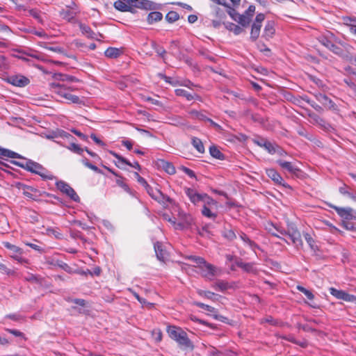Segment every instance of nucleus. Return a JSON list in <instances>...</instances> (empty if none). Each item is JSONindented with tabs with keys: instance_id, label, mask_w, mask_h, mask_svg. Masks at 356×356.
Here are the masks:
<instances>
[{
	"instance_id": "obj_1",
	"label": "nucleus",
	"mask_w": 356,
	"mask_h": 356,
	"mask_svg": "<svg viewBox=\"0 0 356 356\" xmlns=\"http://www.w3.org/2000/svg\"><path fill=\"white\" fill-rule=\"evenodd\" d=\"M166 331L170 338L175 341L181 348L190 350L194 349L193 343L182 328L175 325H168Z\"/></svg>"
},
{
	"instance_id": "obj_2",
	"label": "nucleus",
	"mask_w": 356,
	"mask_h": 356,
	"mask_svg": "<svg viewBox=\"0 0 356 356\" xmlns=\"http://www.w3.org/2000/svg\"><path fill=\"white\" fill-rule=\"evenodd\" d=\"M49 87L51 90H52L55 93L58 94L60 97H64L70 102L74 104H81L82 102L78 96L72 95L67 91L64 84L52 82L49 83Z\"/></svg>"
},
{
	"instance_id": "obj_3",
	"label": "nucleus",
	"mask_w": 356,
	"mask_h": 356,
	"mask_svg": "<svg viewBox=\"0 0 356 356\" xmlns=\"http://www.w3.org/2000/svg\"><path fill=\"white\" fill-rule=\"evenodd\" d=\"M275 228L280 234L288 236L297 248H302L303 243L301 238V234L296 226L291 225L286 230L280 227H275Z\"/></svg>"
},
{
	"instance_id": "obj_4",
	"label": "nucleus",
	"mask_w": 356,
	"mask_h": 356,
	"mask_svg": "<svg viewBox=\"0 0 356 356\" xmlns=\"http://www.w3.org/2000/svg\"><path fill=\"white\" fill-rule=\"evenodd\" d=\"M3 245L6 249H8L10 251L9 256L12 259L17 261L18 263L21 264H29V259L23 257L24 252L22 248H20L18 246H16L15 245L11 244L9 242H3Z\"/></svg>"
},
{
	"instance_id": "obj_5",
	"label": "nucleus",
	"mask_w": 356,
	"mask_h": 356,
	"mask_svg": "<svg viewBox=\"0 0 356 356\" xmlns=\"http://www.w3.org/2000/svg\"><path fill=\"white\" fill-rule=\"evenodd\" d=\"M145 188L147 193L149 195V196L160 203H172V200L168 197V195L163 194L160 190L157 188H154L148 184L145 186Z\"/></svg>"
},
{
	"instance_id": "obj_6",
	"label": "nucleus",
	"mask_w": 356,
	"mask_h": 356,
	"mask_svg": "<svg viewBox=\"0 0 356 356\" xmlns=\"http://www.w3.org/2000/svg\"><path fill=\"white\" fill-rule=\"evenodd\" d=\"M56 187L63 193H65L70 197L73 201L79 202L80 198L76 194L75 191L66 182L63 181H58L56 183Z\"/></svg>"
},
{
	"instance_id": "obj_7",
	"label": "nucleus",
	"mask_w": 356,
	"mask_h": 356,
	"mask_svg": "<svg viewBox=\"0 0 356 356\" xmlns=\"http://www.w3.org/2000/svg\"><path fill=\"white\" fill-rule=\"evenodd\" d=\"M6 81L7 83L17 87L23 88L30 83V80L26 76L18 74L8 76Z\"/></svg>"
},
{
	"instance_id": "obj_8",
	"label": "nucleus",
	"mask_w": 356,
	"mask_h": 356,
	"mask_svg": "<svg viewBox=\"0 0 356 356\" xmlns=\"http://www.w3.org/2000/svg\"><path fill=\"white\" fill-rule=\"evenodd\" d=\"M329 291L331 295L339 300H342L348 302H355L356 304V296L354 295L349 294L345 291L339 290L334 287L330 288Z\"/></svg>"
},
{
	"instance_id": "obj_9",
	"label": "nucleus",
	"mask_w": 356,
	"mask_h": 356,
	"mask_svg": "<svg viewBox=\"0 0 356 356\" xmlns=\"http://www.w3.org/2000/svg\"><path fill=\"white\" fill-rule=\"evenodd\" d=\"M266 175L270 178L276 184L282 186L283 188L292 190L290 185L284 181L281 175L273 168L266 169Z\"/></svg>"
},
{
	"instance_id": "obj_10",
	"label": "nucleus",
	"mask_w": 356,
	"mask_h": 356,
	"mask_svg": "<svg viewBox=\"0 0 356 356\" xmlns=\"http://www.w3.org/2000/svg\"><path fill=\"white\" fill-rule=\"evenodd\" d=\"M330 207L334 209L337 214L342 218L345 220H356V213L355 214L353 213V209L350 207H339L334 205H330Z\"/></svg>"
},
{
	"instance_id": "obj_11",
	"label": "nucleus",
	"mask_w": 356,
	"mask_h": 356,
	"mask_svg": "<svg viewBox=\"0 0 356 356\" xmlns=\"http://www.w3.org/2000/svg\"><path fill=\"white\" fill-rule=\"evenodd\" d=\"M320 43L338 56H343V49L332 43L327 37L322 36L318 39Z\"/></svg>"
},
{
	"instance_id": "obj_12",
	"label": "nucleus",
	"mask_w": 356,
	"mask_h": 356,
	"mask_svg": "<svg viewBox=\"0 0 356 356\" xmlns=\"http://www.w3.org/2000/svg\"><path fill=\"white\" fill-rule=\"evenodd\" d=\"M33 165V171H31V172L38 175L42 178V179L52 180L55 178V177L53 175L49 173L48 170L41 164L34 161V164Z\"/></svg>"
},
{
	"instance_id": "obj_13",
	"label": "nucleus",
	"mask_w": 356,
	"mask_h": 356,
	"mask_svg": "<svg viewBox=\"0 0 356 356\" xmlns=\"http://www.w3.org/2000/svg\"><path fill=\"white\" fill-rule=\"evenodd\" d=\"M314 96L316 99L327 109L332 111L337 110V106L336 104L325 94L318 92L316 93Z\"/></svg>"
},
{
	"instance_id": "obj_14",
	"label": "nucleus",
	"mask_w": 356,
	"mask_h": 356,
	"mask_svg": "<svg viewBox=\"0 0 356 356\" xmlns=\"http://www.w3.org/2000/svg\"><path fill=\"white\" fill-rule=\"evenodd\" d=\"M253 143L261 147H264L271 154L276 152L275 145L264 138L257 137L253 139Z\"/></svg>"
},
{
	"instance_id": "obj_15",
	"label": "nucleus",
	"mask_w": 356,
	"mask_h": 356,
	"mask_svg": "<svg viewBox=\"0 0 356 356\" xmlns=\"http://www.w3.org/2000/svg\"><path fill=\"white\" fill-rule=\"evenodd\" d=\"M185 193L191 202L194 204H197L200 202L202 203L204 196L207 195V193H198L195 190L191 188H186L185 189Z\"/></svg>"
},
{
	"instance_id": "obj_16",
	"label": "nucleus",
	"mask_w": 356,
	"mask_h": 356,
	"mask_svg": "<svg viewBox=\"0 0 356 356\" xmlns=\"http://www.w3.org/2000/svg\"><path fill=\"white\" fill-rule=\"evenodd\" d=\"M277 164L282 168V170H286L291 175L298 176L301 170L291 162L286 161L284 160H277Z\"/></svg>"
},
{
	"instance_id": "obj_17",
	"label": "nucleus",
	"mask_w": 356,
	"mask_h": 356,
	"mask_svg": "<svg viewBox=\"0 0 356 356\" xmlns=\"http://www.w3.org/2000/svg\"><path fill=\"white\" fill-rule=\"evenodd\" d=\"M154 248L156 253V258L161 261H165L168 257V252L163 248L162 243L156 241L154 243Z\"/></svg>"
},
{
	"instance_id": "obj_18",
	"label": "nucleus",
	"mask_w": 356,
	"mask_h": 356,
	"mask_svg": "<svg viewBox=\"0 0 356 356\" xmlns=\"http://www.w3.org/2000/svg\"><path fill=\"white\" fill-rule=\"evenodd\" d=\"M201 268V274L203 277L212 280L213 277L215 275V267L207 262L202 266H200Z\"/></svg>"
},
{
	"instance_id": "obj_19",
	"label": "nucleus",
	"mask_w": 356,
	"mask_h": 356,
	"mask_svg": "<svg viewBox=\"0 0 356 356\" xmlns=\"http://www.w3.org/2000/svg\"><path fill=\"white\" fill-rule=\"evenodd\" d=\"M275 33V29L274 27V22L272 21L267 22L264 33L262 35V37H264L266 40H269L270 38H272Z\"/></svg>"
},
{
	"instance_id": "obj_20",
	"label": "nucleus",
	"mask_w": 356,
	"mask_h": 356,
	"mask_svg": "<svg viewBox=\"0 0 356 356\" xmlns=\"http://www.w3.org/2000/svg\"><path fill=\"white\" fill-rule=\"evenodd\" d=\"M236 265L247 273H256L257 272L253 263H244L241 259H236Z\"/></svg>"
},
{
	"instance_id": "obj_21",
	"label": "nucleus",
	"mask_w": 356,
	"mask_h": 356,
	"mask_svg": "<svg viewBox=\"0 0 356 356\" xmlns=\"http://www.w3.org/2000/svg\"><path fill=\"white\" fill-rule=\"evenodd\" d=\"M158 165L160 168H162L169 175H174L176 172V170L173 164L163 159L158 161Z\"/></svg>"
},
{
	"instance_id": "obj_22",
	"label": "nucleus",
	"mask_w": 356,
	"mask_h": 356,
	"mask_svg": "<svg viewBox=\"0 0 356 356\" xmlns=\"http://www.w3.org/2000/svg\"><path fill=\"white\" fill-rule=\"evenodd\" d=\"M175 92L177 96L184 97L188 101H191L193 99L200 100L201 99V97L198 95H197V94L193 95L184 89H180V88L176 89L175 90Z\"/></svg>"
},
{
	"instance_id": "obj_23",
	"label": "nucleus",
	"mask_w": 356,
	"mask_h": 356,
	"mask_svg": "<svg viewBox=\"0 0 356 356\" xmlns=\"http://www.w3.org/2000/svg\"><path fill=\"white\" fill-rule=\"evenodd\" d=\"M212 287L216 290H218L220 291H225L228 289H231L232 287V284L229 282L222 280H218L213 285Z\"/></svg>"
},
{
	"instance_id": "obj_24",
	"label": "nucleus",
	"mask_w": 356,
	"mask_h": 356,
	"mask_svg": "<svg viewBox=\"0 0 356 356\" xmlns=\"http://www.w3.org/2000/svg\"><path fill=\"white\" fill-rule=\"evenodd\" d=\"M163 19V14L159 11H153L148 14L147 21L148 24H152L160 22Z\"/></svg>"
},
{
	"instance_id": "obj_25",
	"label": "nucleus",
	"mask_w": 356,
	"mask_h": 356,
	"mask_svg": "<svg viewBox=\"0 0 356 356\" xmlns=\"http://www.w3.org/2000/svg\"><path fill=\"white\" fill-rule=\"evenodd\" d=\"M122 54V50L116 47H108L104 52L105 56L110 58H116Z\"/></svg>"
},
{
	"instance_id": "obj_26",
	"label": "nucleus",
	"mask_w": 356,
	"mask_h": 356,
	"mask_svg": "<svg viewBox=\"0 0 356 356\" xmlns=\"http://www.w3.org/2000/svg\"><path fill=\"white\" fill-rule=\"evenodd\" d=\"M23 194L30 198V199H32L33 200H36V195L34 194V193H38V190L32 187V186H24L23 187Z\"/></svg>"
},
{
	"instance_id": "obj_27",
	"label": "nucleus",
	"mask_w": 356,
	"mask_h": 356,
	"mask_svg": "<svg viewBox=\"0 0 356 356\" xmlns=\"http://www.w3.org/2000/svg\"><path fill=\"white\" fill-rule=\"evenodd\" d=\"M201 213L202 216L211 218L215 219L217 217V207H211V208H202Z\"/></svg>"
},
{
	"instance_id": "obj_28",
	"label": "nucleus",
	"mask_w": 356,
	"mask_h": 356,
	"mask_svg": "<svg viewBox=\"0 0 356 356\" xmlns=\"http://www.w3.org/2000/svg\"><path fill=\"white\" fill-rule=\"evenodd\" d=\"M209 153L211 156L215 159L219 160H224L225 159V155L220 151V149L215 145H212L209 147Z\"/></svg>"
},
{
	"instance_id": "obj_29",
	"label": "nucleus",
	"mask_w": 356,
	"mask_h": 356,
	"mask_svg": "<svg viewBox=\"0 0 356 356\" xmlns=\"http://www.w3.org/2000/svg\"><path fill=\"white\" fill-rule=\"evenodd\" d=\"M6 156L12 159H21L22 158L19 154L11 150L0 147V157Z\"/></svg>"
},
{
	"instance_id": "obj_30",
	"label": "nucleus",
	"mask_w": 356,
	"mask_h": 356,
	"mask_svg": "<svg viewBox=\"0 0 356 356\" xmlns=\"http://www.w3.org/2000/svg\"><path fill=\"white\" fill-rule=\"evenodd\" d=\"M339 193L343 195H346L350 199H352L353 201L356 202V195H354L351 191L350 188L346 184H343L342 186H341L339 188Z\"/></svg>"
},
{
	"instance_id": "obj_31",
	"label": "nucleus",
	"mask_w": 356,
	"mask_h": 356,
	"mask_svg": "<svg viewBox=\"0 0 356 356\" xmlns=\"http://www.w3.org/2000/svg\"><path fill=\"white\" fill-rule=\"evenodd\" d=\"M261 25L252 24L250 32V40L256 41L259 36Z\"/></svg>"
},
{
	"instance_id": "obj_32",
	"label": "nucleus",
	"mask_w": 356,
	"mask_h": 356,
	"mask_svg": "<svg viewBox=\"0 0 356 356\" xmlns=\"http://www.w3.org/2000/svg\"><path fill=\"white\" fill-rule=\"evenodd\" d=\"M138 8L145 10H154L156 9L155 3L149 0H139Z\"/></svg>"
},
{
	"instance_id": "obj_33",
	"label": "nucleus",
	"mask_w": 356,
	"mask_h": 356,
	"mask_svg": "<svg viewBox=\"0 0 356 356\" xmlns=\"http://www.w3.org/2000/svg\"><path fill=\"white\" fill-rule=\"evenodd\" d=\"M202 204V208L218 207V202L208 195L204 196Z\"/></svg>"
},
{
	"instance_id": "obj_34",
	"label": "nucleus",
	"mask_w": 356,
	"mask_h": 356,
	"mask_svg": "<svg viewBox=\"0 0 356 356\" xmlns=\"http://www.w3.org/2000/svg\"><path fill=\"white\" fill-rule=\"evenodd\" d=\"M79 29L82 33L86 35L88 38H95V33L88 25L81 23L79 24Z\"/></svg>"
},
{
	"instance_id": "obj_35",
	"label": "nucleus",
	"mask_w": 356,
	"mask_h": 356,
	"mask_svg": "<svg viewBox=\"0 0 356 356\" xmlns=\"http://www.w3.org/2000/svg\"><path fill=\"white\" fill-rule=\"evenodd\" d=\"M191 118L194 120H199L200 121L206 122L207 117L200 111L196 110H191L188 112Z\"/></svg>"
},
{
	"instance_id": "obj_36",
	"label": "nucleus",
	"mask_w": 356,
	"mask_h": 356,
	"mask_svg": "<svg viewBox=\"0 0 356 356\" xmlns=\"http://www.w3.org/2000/svg\"><path fill=\"white\" fill-rule=\"evenodd\" d=\"M304 238L307 243H308L309 246L310 247L311 250H312L314 252H316L318 250V247L316 244L315 240L312 238V236L309 233H305L303 234Z\"/></svg>"
},
{
	"instance_id": "obj_37",
	"label": "nucleus",
	"mask_w": 356,
	"mask_h": 356,
	"mask_svg": "<svg viewBox=\"0 0 356 356\" xmlns=\"http://www.w3.org/2000/svg\"><path fill=\"white\" fill-rule=\"evenodd\" d=\"M235 21L241 24L243 27H247L249 26L251 19L250 16H247L245 14L239 15L237 19H235Z\"/></svg>"
},
{
	"instance_id": "obj_38",
	"label": "nucleus",
	"mask_w": 356,
	"mask_h": 356,
	"mask_svg": "<svg viewBox=\"0 0 356 356\" xmlns=\"http://www.w3.org/2000/svg\"><path fill=\"white\" fill-rule=\"evenodd\" d=\"M192 145L200 153H204V147L202 142V140L196 137L192 138Z\"/></svg>"
},
{
	"instance_id": "obj_39",
	"label": "nucleus",
	"mask_w": 356,
	"mask_h": 356,
	"mask_svg": "<svg viewBox=\"0 0 356 356\" xmlns=\"http://www.w3.org/2000/svg\"><path fill=\"white\" fill-rule=\"evenodd\" d=\"M239 236L240 238H241V240L245 243H246L247 245H248L250 248H252V250H254L255 248H258V245L257 243H255L253 241H252L251 239H250V238L243 232H241L239 234Z\"/></svg>"
},
{
	"instance_id": "obj_40",
	"label": "nucleus",
	"mask_w": 356,
	"mask_h": 356,
	"mask_svg": "<svg viewBox=\"0 0 356 356\" xmlns=\"http://www.w3.org/2000/svg\"><path fill=\"white\" fill-rule=\"evenodd\" d=\"M222 234L224 238H225L226 239H227L228 241H232L235 238H236V235L235 232H234V230H232V229H227V228L225 227L222 231Z\"/></svg>"
},
{
	"instance_id": "obj_41",
	"label": "nucleus",
	"mask_w": 356,
	"mask_h": 356,
	"mask_svg": "<svg viewBox=\"0 0 356 356\" xmlns=\"http://www.w3.org/2000/svg\"><path fill=\"white\" fill-rule=\"evenodd\" d=\"M226 29L232 31L235 35H239L243 31V28L232 22H229L226 24Z\"/></svg>"
},
{
	"instance_id": "obj_42",
	"label": "nucleus",
	"mask_w": 356,
	"mask_h": 356,
	"mask_svg": "<svg viewBox=\"0 0 356 356\" xmlns=\"http://www.w3.org/2000/svg\"><path fill=\"white\" fill-rule=\"evenodd\" d=\"M197 293L199 296H200L202 297H204L209 300H214L215 297L218 296L217 294H216L211 291H204V290H202V289H197Z\"/></svg>"
},
{
	"instance_id": "obj_43",
	"label": "nucleus",
	"mask_w": 356,
	"mask_h": 356,
	"mask_svg": "<svg viewBox=\"0 0 356 356\" xmlns=\"http://www.w3.org/2000/svg\"><path fill=\"white\" fill-rule=\"evenodd\" d=\"M114 8L121 12H127V8H129V5L122 0H118L114 2L113 3Z\"/></svg>"
},
{
	"instance_id": "obj_44",
	"label": "nucleus",
	"mask_w": 356,
	"mask_h": 356,
	"mask_svg": "<svg viewBox=\"0 0 356 356\" xmlns=\"http://www.w3.org/2000/svg\"><path fill=\"white\" fill-rule=\"evenodd\" d=\"M179 19V15L173 10H171L165 15V19L169 23H173Z\"/></svg>"
},
{
	"instance_id": "obj_45",
	"label": "nucleus",
	"mask_w": 356,
	"mask_h": 356,
	"mask_svg": "<svg viewBox=\"0 0 356 356\" xmlns=\"http://www.w3.org/2000/svg\"><path fill=\"white\" fill-rule=\"evenodd\" d=\"M169 119L171 120L170 124L175 125V126H181V125H185L186 121L185 120L179 115H175L171 118H169Z\"/></svg>"
},
{
	"instance_id": "obj_46",
	"label": "nucleus",
	"mask_w": 356,
	"mask_h": 356,
	"mask_svg": "<svg viewBox=\"0 0 356 356\" xmlns=\"http://www.w3.org/2000/svg\"><path fill=\"white\" fill-rule=\"evenodd\" d=\"M309 117L312 120V123L323 126L325 121L323 118L314 113H309Z\"/></svg>"
},
{
	"instance_id": "obj_47",
	"label": "nucleus",
	"mask_w": 356,
	"mask_h": 356,
	"mask_svg": "<svg viewBox=\"0 0 356 356\" xmlns=\"http://www.w3.org/2000/svg\"><path fill=\"white\" fill-rule=\"evenodd\" d=\"M67 148L74 153L81 155L84 151V149L79 147V145L72 142L70 143V145L67 147Z\"/></svg>"
},
{
	"instance_id": "obj_48",
	"label": "nucleus",
	"mask_w": 356,
	"mask_h": 356,
	"mask_svg": "<svg viewBox=\"0 0 356 356\" xmlns=\"http://www.w3.org/2000/svg\"><path fill=\"white\" fill-rule=\"evenodd\" d=\"M123 177L120 176L118 178L115 180L116 184L120 186L122 188H123L127 193L129 194H132V191L129 188V186L123 181Z\"/></svg>"
},
{
	"instance_id": "obj_49",
	"label": "nucleus",
	"mask_w": 356,
	"mask_h": 356,
	"mask_svg": "<svg viewBox=\"0 0 356 356\" xmlns=\"http://www.w3.org/2000/svg\"><path fill=\"white\" fill-rule=\"evenodd\" d=\"M55 265L58 266V267H60V268H62L63 270H65V272H67L68 273H74V271L72 270V268L67 264H66L62 261L56 260L55 261Z\"/></svg>"
},
{
	"instance_id": "obj_50",
	"label": "nucleus",
	"mask_w": 356,
	"mask_h": 356,
	"mask_svg": "<svg viewBox=\"0 0 356 356\" xmlns=\"http://www.w3.org/2000/svg\"><path fill=\"white\" fill-rule=\"evenodd\" d=\"M110 154L118 159V163H121L122 164H125L127 165H132L131 162H129L127 159L118 154V153L113 151H110Z\"/></svg>"
},
{
	"instance_id": "obj_51",
	"label": "nucleus",
	"mask_w": 356,
	"mask_h": 356,
	"mask_svg": "<svg viewBox=\"0 0 356 356\" xmlns=\"http://www.w3.org/2000/svg\"><path fill=\"white\" fill-rule=\"evenodd\" d=\"M56 133L58 138H67L68 140L75 139L74 137L73 136H72L70 134H69L68 132H66L62 129L56 130Z\"/></svg>"
},
{
	"instance_id": "obj_52",
	"label": "nucleus",
	"mask_w": 356,
	"mask_h": 356,
	"mask_svg": "<svg viewBox=\"0 0 356 356\" xmlns=\"http://www.w3.org/2000/svg\"><path fill=\"white\" fill-rule=\"evenodd\" d=\"M297 289L303 293L306 297L309 300H312L314 298V294L312 293V291H310L309 290L307 289L306 288L302 286H297Z\"/></svg>"
},
{
	"instance_id": "obj_53",
	"label": "nucleus",
	"mask_w": 356,
	"mask_h": 356,
	"mask_svg": "<svg viewBox=\"0 0 356 356\" xmlns=\"http://www.w3.org/2000/svg\"><path fill=\"white\" fill-rule=\"evenodd\" d=\"M70 235L73 238H79L83 242L86 241V239L83 237L82 233L76 229H70Z\"/></svg>"
},
{
	"instance_id": "obj_54",
	"label": "nucleus",
	"mask_w": 356,
	"mask_h": 356,
	"mask_svg": "<svg viewBox=\"0 0 356 356\" xmlns=\"http://www.w3.org/2000/svg\"><path fill=\"white\" fill-rule=\"evenodd\" d=\"M152 336L156 342H160L162 340L163 334L160 329H154L152 331Z\"/></svg>"
},
{
	"instance_id": "obj_55",
	"label": "nucleus",
	"mask_w": 356,
	"mask_h": 356,
	"mask_svg": "<svg viewBox=\"0 0 356 356\" xmlns=\"http://www.w3.org/2000/svg\"><path fill=\"white\" fill-rule=\"evenodd\" d=\"M29 13L31 16L37 19L39 23H43L42 19L41 18L40 15V11H38L36 9H30L29 10Z\"/></svg>"
},
{
	"instance_id": "obj_56",
	"label": "nucleus",
	"mask_w": 356,
	"mask_h": 356,
	"mask_svg": "<svg viewBox=\"0 0 356 356\" xmlns=\"http://www.w3.org/2000/svg\"><path fill=\"white\" fill-rule=\"evenodd\" d=\"M194 305L197 307H198L199 308H201V309H203L206 311H208L209 312H215V308L210 306V305H206L204 303H202V302H195L194 303Z\"/></svg>"
},
{
	"instance_id": "obj_57",
	"label": "nucleus",
	"mask_w": 356,
	"mask_h": 356,
	"mask_svg": "<svg viewBox=\"0 0 356 356\" xmlns=\"http://www.w3.org/2000/svg\"><path fill=\"white\" fill-rule=\"evenodd\" d=\"M262 321L275 326H279L281 324V322L279 320L275 319L270 316H268L266 318H264Z\"/></svg>"
},
{
	"instance_id": "obj_58",
	"label": "nucleus",
	"mask_w": 356,
	"mask_h": 356,
	"mask_svg": "<svg viewBox=\"0 0 356 356\" xmlns=\"http://www.w3.org/2000/svg\"><path fill=\"white\" fill-rule=\"evenodd\" d=\"M188 259L196 263L197 264H199L200 266L201 265H204L207 262L204 258L196 256H190Z\"/></svg>"
},
{
	"instance_id": "obj_59",
	"label": "nucleus",
	"mask_w": 356,
	"mask_h": 356,
	"mask_svg": "<svg viewBox=\"0 0 356 356\" xmlns=\"http://www.w3.org/2000/svg\"><path fill=\"white\" fill-rule=\"evenodd\" d=\"M0 270L8 275H13L15 274V272L10 268H8L5 264L0 263Z\"/></svg>"
},
{
	"instance_id": "obj_60",
	"label": "nucleus",
	"mask_w": 356,
	"mask_h": 356,
	"mask_svg": "<svg viewBox=\"0 0 356 356\" xmlns=\"http://www.w3.org/2000/svg\"><path fill=\"white\" fill-rule=\"evenodd\" d=\"M257 47L260 51L264 52L266 56H269L270 53V49L266 47L264 43L259 42L257 44Z\"/></svg>"
},
{
	"instance_id": "obj_61",
	"label": "nucleus",
	"mask_w": 356,
	"mask_h": 356,
	"mask_svg": "<svg viewBox=\"0 0 356 356\" xmlns=\"http://www.w3.org/2000/svg\"><path fill=\"white\" fill-rule=\"evenodd\" d=\"M155 51L163 58H164V55L166 54V51L162 47L154 43L152 45Z\"/></svg>"
},
{
	"instance_id": "obj_62",
	"label": "nucleus",
	"mask_w": 356,
	"mask_h": 356,
	"mask_svg": "<svg viewBox=\"0 0 356 356\" xmlns=\"http://www.w3.org/2000/svg\"><path fill=\"white\" fill-rule=\"evenodd\" d=\"M251 119L256 122H258L259 124H264L265 120L264 118H262L259 114L257 113H253L251 115Z\"/></svg>"
},
{
	"instance_id": "obj_63",
	"label": "nucleus",
	"mask_w": 356,
	"mask_h": 356,
	"mask_svg": "<svg viewBox=\"0 0 356 356\" xmlns=\"http://www.w3.org/2000/svg\"><path fill=\"white\" fill-rule=\"evenodd\" d=\"M227 13L235 21V19H237L240 14L238 13L234 8L230 7L229 6H228V7H227Z\"/></svg>"
},
{
	"instance_id": "obj_64",
	"label": "nucleus",
	"mask_w": 356,
	"mask_h": 356,
	"mask_svg": "<svg viewBox=\"0 0 356 356\" xmlns=\"http://www.w3.org/2000/svg\"><path fill=\"white\" fill-rule=\"evenodd\" d=\"M180 170L185 172L191 178H195V172L188 168L181 165L180 166Z\"/></svg>"
}]
</instances>
